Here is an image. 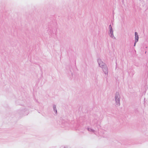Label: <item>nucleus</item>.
Returning a JSON list of instances; mask_svg holds the SVG:
<instances>
[{
  "label": "nucleus",
  "mask_w": 148,
  "mask_h": 148,
  "mask_svg": "<svg viewBox=\"0 0 148 148\" xmlns=\"http://www.w3.org/2000/svg\"><path fill=\"white\" fill-rule=\"evenodd\" d=\"M138 40V36L137 34V33L136 32L135 33V42L134 43V46H135L136 45V43L137 42Z\"/></svg>",
  "instance_id": "1"
}]
</instances>
